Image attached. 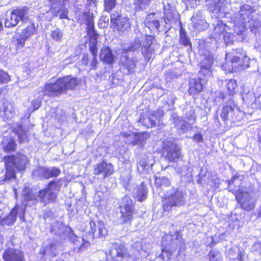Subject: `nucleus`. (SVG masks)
Returning <instances> with one entry per match:
<instances>
[{"mask_svg":"<svg viewBox=\"0 0 261 261\" xmlns=\"http://www.w3.org/2000/svg\"><path fill=\"white\" fill-rule=\"evenodd\" d=\"M79 84L77 78L71 76H66L59 78L54 83L45 85L44 94L49 96H58L67 90L74 89Z\"/></svg>","mask_w":261,"mask_h":261,"instance_id":"1","label":"nucleus"},{"mask_svg":"<svg viewBox=\"0 0 261 261\" xmlns=\"http://www.w3.org/2000/svg\"><path fill=\"white\" fill-rule=\"evenodd\" d=\"M6 166V173L4 180L9 181L15 178V171H22L25 170L28 160L27 157L22 154L17 155H8L4 158Z\"/></svg>","mask_w":261,"mask_h":261,"instance_id":"2","label":"nucleus"},{"mask_svg":"<svg viewBox=\"0 0 261 261\" xmlns=\"http://www.w3.org/2000/svg\"><path fill=\"white\" fill-rule=\"evenodd\" d=\"M186 194L182 190L173 187L168 191L162 200L164 213L169 212L173 208L184 205L186 203Z\"/></svg>","mask_w":261,"mask_h":261,"instance_id":"3","label":"nucleus"},{"mask_svg":"<svg viewBox=\"0 0 261 261\" xmlns=\"http://www.w3.org/2000/svg\"><path fill=\"white\" fill-rule=\"evenodd\" d=\"M171 240L172 242L170 244V248L169 249L166 247L163 248L162 254L159 256V257L163 261L169 260L173 252L177 247H178V254L186 249L185 243L179 232L172 236Z\"/></svg>","mask_w":261,"mask_h":261,"instance_id":"4","label":"nucleus"},{"mask_svg":"<svg viewBox=\"0 0 261 261\" xmlns=\"http://www.w3.org/2000/svg\"><path fill=\"white\" fill-rule=\"evenodd\" d=\"M60 186L59 180L50 182L44 189L38 192L39 200L44 204L54 201Z\"/></svg>","mask_w":261,"mask_h":261,"instance_id":"5","label":"nucleus"},{"mask_svg":"<svg viewBox=\"0 0 261 261\" xmlns=\"http://www.w3.org/2000/svg\"><path fill=\"white\" fill-rule=\"evenodd\" d=\"M163 115L164 112L162 110L146 112L140 115L138 122L148 128L153 127L157 123L160 122V120Z\"/></svg>","mask_w":261,"mask_h":261,"instance_id":"6","label":"nucleus"},{"mask_svg":"<svg viewBox=\"0 0 261 261\" xmlns=\"http://www.w3.org/2000/svg\"><path fill=\"white\" fill-rule=\"evenodd\" d=\"M27 11L25 8L16 9L7 15L5 25L6 28L16 26L19 20L24 21L27 20Z\"/></svg>","mask_w":261,"mask_h":261,"instance_id":"7","label":"nucleus"},{"mask_svg":"<svg viewBox=\"0 0 261 261\" xmlns=\"http://www.w3.org/2000/svg\"><path fill=\"white\" fill-rule=\"evenodd\" d=\"M240 113L239 109L236 107L231 98H230L229 102L222 109L220 117L225 122L228 120L237 121L239 120L238 115Z\"/></svg>","mask_w":261,"mask_h":261,"instance_id":"8","label":"nucleus"},{"mask_svg":"<svg viewBox=\"0 0 261 261\" xmlns=\"http://www.w3.org/2000/svg\"><path fill=\"white\" fill-rule=\"evenodd\" d=\"M25 214V207L22 205H16L10 212L9 215L2 220L3 225H13L16 220V216L18 215L19 218L24 220Z\"/></svg>","mask_w":261,"mask_h":261,"instance_id":"9","label":"nucleus"},{"mask_svg":"<svg viewBox=\"0 0 261 261\" xmlns=\"http://www.w3.org/2000/svg\"><path fill=\"white\" fill-rule=\"evenodd\" d=\"M163 149L164 153H166V158L169 162L175 161L176 159L180 158V149L174 143L170 141H164L163 142Z\"/></svg>","mask_w":261,"mask_h":261,"instance_id":"10","label":"nucleus"},{"mask_svg":"<svg viewBox=\"0 0 261 261\" xmlns=\"http://www.w3.org/2000/svg\"><path fill=\"white\" fill-rule=\"evenodd\" d=\"M123 202L125 203L121 206V218L123 223H129L133 214V202L127 197L124 198Z\"/></svg>","mask_w":261,"mask_h":261,"instance_id":"11","label":"nucleus"},{"mask_svg":"<svg viewBox=\"0 0 261 261\" xmlns=\"http://www.w3.org/2000/svg\"><path fill=\"white\" fill-rule=\"evenodd\" d=\"M82 16H83L85 19L87 25V32L90 39V42L97 41L98 34L96 32L94 29L92 14L83 12Z\"/></svg>","mask_w":261,"mask_h":261,"instance_id":"12","label":"nucleus"},{"mask_svg":"<svg viewBox=\"0 0 261 261\" xmlns=\"http://www.w3.org/2000/svg\"><path fill=\"white\" fill-rule=\"evenodd\" d=\"M137 61L133 59L124 56L121 57L120 64V70L126 75L133 73L136 67Z\"/></svg>","mask_w":261,"mask_h":261,"instance_id":"13","label":"nucleus"},{"mask_svg":"<svg viewBox=\"0 0 261 261\" xmlns=\"http://www.w3.org/2000/svg\"><path fill=\"white\" fill-rule=\"evenodd\" d=\"M171 120H172L173 123L177 127L178 133L180 134H184L192 128L193 124L185 120H183L177 117L176 114H172L171 116Z\"/></svg>","mask_w":261,"mask_h":261,"instance_id":"14","label":"nucleus"},{"mask_svg":"<svg viewBox=\"0 0 261 261\" xmlns=\"http://www.w3.org/2000/svg\"><path fill=\"white\" fill-rule=\"evenodd\" d=\"M5 261H23V253L19 250L9 248L5 250L3 254Z\"/></svg>","mask_w":261,"mask_h":261,"instance_id":"15","label":"nucleus"},{"mask_svg":"<svg viewBox=\"0 0 261 261\" xmlns=\"http://www.w3.org/2000/svg\"><path fill=\"white\" fill-rule=\"evenodd\" d=\"M113 172V165L111 164H108L104 162L97 164L94 169V173L95 175L102 174L103 178L110 176Z\"/></svg>","mask_w":261,"mask_h":261,"instance_id":"16","label":"nucleus"},{"mask_svg":"<svg viewBox=\"0 0 261 261\" xmlns=\"http://www.w3.org/2000/svg\"><path fill=\"white\" fill-rule=\"evenodd\" d=\"M204 80L199 75L198 79H192L189 82V92L191 95H195L199 93L203 88V84Z\"/></svg>","mask_w":261,"mask_h":261,"instance_id":"17","label":"nucleus"},{"mask_svg":"<svg viewBox=\"0 0 261 261\" xmlns=\"http://www.w3.org/2000/svg\"><path fill=\"white\" fill-rule=\"evenodd\" d=\"M57 242H50L48 245L42 247L40 249V254L43 256L41 257L42 258L44 257V259L46 260L47 259L46 256H48L49 257L55 256L57 253Z\"/></svg>","mask_w":261,"mask_h":261,"instance_id":"18","label":"nucleus"},{"mask_svg":"<svg viewBox=\"0 0 261 261\" xmlns=\"http://www.w3.org/2000/svg\"><path fill=\"white\" fill-rule=\"evenodd\" d=\"M213 64V59L211 56L205 58L201 63V69L198 74L200 76H208L211 74V67Z\"/></svg>","mask_w":261,"mask_h":261,"instance_id":"19","label":"nucleus"},{"mask_svg":"<svg viewBox=\"0 0 261 261\" xmlns=\"http://www.w3.org/2000/svg\"><path fill=\"white\" fill-rule=\"evenodd\" d=\"M90 226L91 228V232L94 234L98 230V235L99 237H103L107 235L108 230L105 226L103 223L101 221H98L97 223L95 222L91 221L90 222Z\"/></svg>","mask_w":261,"mask_h":261,"instance_id":"20","label":"nucleus"},{"mask_svg":"<svg viewBox=\"0 0 261 261\" xmlns=\"http://www.w3.org/2000/svg\"><path fill=\"white\" fill-rule=\"evenodd\" d=\"M152 39L150 37H145L141 47L143 55L148 60L152 57L153 50L151 48Z\"/></svg>","mask_w":261,"mask_h":261,"instance_id":"21","label":"nucleus"},{"mask_svg":"<svg viewBox=\"0 0 261 261\" xmlns=\"http://www.w3.org/2000/svg\"><path fill=\"white\" fill-rule=\"evenodd\" d=\"M50 4V11L54 16H58V12L65 7V4L69 0H48Z\"/></svg>","mask_w":261,"mask_h":261,"instance_id":"22","label":"nucleus"},{"mask_svg":"<svg viewBox=\"0 0 261 261\" xmlns=\"http://www.w3.org/2000/svg\"><path fill=\"white\" fill-rule=\"evenodd\" d=\"M99 58L101 61L107 64H111L114 62V56L109 47L101 49Z\"/></svg>","mask_w":261,"mask_h":261,"instance_id":"23","label":"nucleus"},{"mask_svg":"<svg viewBox=\"0 0 261 261\" xmlns=\"http://www.w3.org/2000/svg\"><path fill=\"white\" fill-rule=\"evenodd\" d=\"M239 201L241 207L245 211H249L254 207V203L248 194L243 195Z\"/></svg>","mask_w":261,"mask_h":261,"instance_id":"24","label":"nucleus"},{"mask_svg":"<svg viewBox=\"0 0 261 261\" xmlns=\"http://www.w3.org/2000/svg\"><path fill=\"white\" fill-rule=\"evenodd\" d=\"M145 24L150 30L158 31L160 28L159 20L156 19L154 14L147 15L145 19Z\"/></svg>","mask_w":261,"mask_h":261,"instance_id":"25","label":"nucleus"},{"mask_svg":"<svg viewBox=\"0 0 261 261\" xmlns=\"http://www.w3.org/2000/svg\"><path fill=\"white\" fill-rule=\"evenodd\" d=\"M244 254V251L238 247L230 248L227 252V255L230 259H237L238 261L243 260Z\"/></svg>","mask_w":261,"mask_h":261,"instance_id":"26","label":"nucleus"},{"mask_svg":"<svg viewBox=\"0 0 261 261\" xmlns=\"http://www.w3.org/2000/svg\"><path fill=\"white\" fill-rule=\"evenodd\" d=\"M252 12L251 7L248 5H242L239 11L240 17L242 23L249 20V17Z\"/></svg>","mask_w":261,"mask_h":261,"instance_id":"27","label":"nucleus"},{"mask_svg":"<svg viewBox=\"0 0 261 261\" xmlns=\"http://www.w3.org/2000/svg\"><path fill=\"white\" fill-rule=\"evenodd\" d=\"M22 194L26 201L39 200L38 192L34 193L28 188L23 189Z\"/></svg>","mask_w":261,"mask_h":261,"instance_id":"28","label":"nucleus"},{"mask_svg":"<svg viewBox=\"0 0 261 261\" xmlns=\"http://www.w3.org/2000/svg\"><path fill=\"white\" fill-rule=\"evenodd\" d=\"M120 31H124L130 28V23L127 17H123L118 19V21L113 26Z\"/></svg>","mask_w":261,"mask_h":261,"instance_id":"29","label":"nucleus"},{"mask_svg":"<svg viewBox=\"0 0 261 261\" xmlns=\"http://www.w3.org/2000/svg\"><path fill=\"white\" fill-rule=\"evenodd\" d=\"M66 227L61 222H55L51 225L50 231L58 236L64 234Z\"/></svg>","mask_w":261,"mask_h":261,"instance_id":"30","label":"nucleus"},{"mask_svg":"<svg viewBox=\"0 0 261 261\" xmlns=\"http://www.w3.org/2000/svg\"><path fill=\"white\" fill-rule=\"evenodd\" d=\"M153 163H149L148 162V158L147 156H144L138 161L137 162V169L139 173H143L144 170L148 167H151Z\"/></svg>","mask_w":261,"mask_h":261,"instance_id":"31","label":"nucleus"},{"mask_svg":"<svg viewBox=\"0 0 261 261\" xmlns=\"http://www.w3.org/2000/svg\"><path fill=\"white\" fill-rule=\"evenodd\" d=\"M196 119V115L194 108L192 107L187 108L185 115V120L193 124Z\"/></svg>","mask_w":261,"mask_h":261,"instance_id":"32","label":"nucleus"},{"mask_svg":"<svg viewBox=\"0 0 261 261\" xmlns=\"http://www.w3.org/2000/svg\"><path fill=\"white\" fill-rule=\"evenodd\" d=\"M149 137L148 134L143 133L136 135L134 142V145L143 146L146 143V141Z\"/></svg>","mask_w":261,"mask_h":261,"instance_id":"33","label":"nucleus"},{"mask_svg":"<svg viewBox=\"0 0 261 261\" xmlns=\"http://www.w3.org/2000/svg\"><path fill=\"white\" fill-rule=\"evenodd\" d=\"M137 197L140 201L144 200L147 195V189L145 185L142 182L137 189Z\"/></svg>","mask_w":261,"mask_h":261,"instance_id":"34","label":"nucleus"},{"mask_svg":"<svg viewBox=\"0 0 261 261\" xmlns=\"http://www.w3.org/2000/svg\"><path fill=\"white\" fill-rule=\"evenodd\" d=\"M141 40L139 38H137L130 45L124 46L122 48L123 51L126 53L127 51L137 50L141 46Z\"/></svg>","mask_w":261,"mask_h":261,"instance_id":"35","label":"nucleus"},{"mask_svg":"<svg viewBox=\"0 0 261 261\" xmlns=\"http://www.w3.org/2000/svg\"><path fill=\"white\" fill-rule=\"evenodd\" d=\"M179 33V43L184 46L189 45L190 47H191V43L190 42V39L187 36V33L185 29H184L181 27L180 28Z\"/></svg>","mask_w":261,"mask_h":261,"instance_id":"36","label":"nucleus"},{"mask_svg":"<svg viewBox=\"0 0 261 261\" xmlns=\"http://www.w3.org/2000/svg\"><path fill=\"white\" fill-rule=\"evenodd\" d=\"M151 0H135L134 4L136 11L143 10L148 7Z\"/></svg>","mask_w":261,"mask_h":261,"instance_id":"37","label":"nucleus"},{"mask_svg":"<svg viewBox=\"0 0 261 261\" xmlns=\"http://www.w3.org/2000/svg\"><path fill=\"white\" fill-rule=\"evenodd\" d=\"M4 106L5 117L8 119L12 118L15 114V109L12 104L9 102H5Z\"/></svg>","mask_w":261,"mask_h":261,"instance_id":"38","label":"nucleus"},{"mask_svg":"<svg viewBox=\"0 0 261 261\" xmlns=\"http://www.w3.org/2000/svg\"><path fill=\"white\" fill-rule=\"evenodd\" d=\"M35 31L34 24L28 25L21 32V35L24 39H28V38L34 33Z\"/></svg>","mask_w":261,"mask_h":261,"instance_id":"39","label":"nucleus"},{"mask_svg":"<svg viewBox=\"0 0 261 261\" xmlns=\"http://www.w3.org/2000/svg\"><path fill=\"white\" fill-rule=\"evenodd\" d=\"M50 35L54 40L60 42L62 40L63 32L59 28H56L51 31Z\"/></svg>","mask_w":261,"mask_h":261,"instance_id":"40","label":"nucleus"},{"mask_svg":"<svg viewBox=\"0 0 261 261\" xmlns=\"http://www.w3.org/2000/svg\"><path fill=\"white\" fill-rule=\"evenodd\" d=\"M237 85L236 80L231 79L227 84V92L229 95H233L237 92Z\"/></svg>","mask_w":261,"mask_h":261,"instance_id":"41","label":"nucleus"},{"mask_svg":"<svg viewBox=\"0 0 261 261\" xmlns=\"http://www.w3.org/2000/svg\"><path fill=\"white\" fill-rule=\"evenodd\" d=\"M169 8L170 5H169L164 8V21L166 24H168L170 20L173 18L174 15L173 10H170Z\"/></svg>","mask_w":261,"mask_h":261,"instance_id":"42","label":"nucleus"},{"mask_svg":"<svg viewBox=\"0 0 261 261\" xmlns=\"http://www.w3.org/2000/svg\"><path fill=\"white\" fill-rule=\"evenodd\" d=\"M60 173V170L58 168L55 167L46 168L44 178H49L51 177H56L58 176Z\"/></svg>","mask_w":261,"mask_h":261,"instance_id":"43","label":"nucleus"},{"mask_svg":"<svg viewBox=\"0 0 261 261\" xmlns=\"http://www.w3.org/2000/svg\"><path fill=\"white\" fill-rule=\"evenodd\" d=\"M210 261H220L221 259V254L218 250H211L208 253Z\"/></svg>","mask_w":261,"mask_h":261,"instance_id":"44","label":"nucleus"},{"mask_svg":"<svg viewBox=\"0 0 261 261\" xmlns=\"http://www.w3.org/2000/svg\"><path fill=\"white\" fill-rule=\"evenodd\" d=\"M194 22V27L197 31L203 30L207 27V24L204 20H199L196 22Z\"/></svg>","mask_w":261,"mask_h":261,"instance_id":"45","label":"nucleus"},{"mask_svg":"<svg viewBox=\"0 0 261 261\" xmlns=\"http://www.w3.org/2000/svg\"><path fill=\"white\" fill-rule=\"evenodd\" d=\"M105 9L106 11L111 10L116 5V0H105Z\"/></svg>","mask_w":261,"mask_h":261,"instance_id":"46","label":"nucleus"},{"mask_svg":"<svg viewBox=\"0 0 261 261\" xmlns=\"http://www.w3.org/2000/svg\"><path fill=\"white\" fill-rule=\"evenodd\" d=\"M10 81V76L8 74L0 70V84H5L8 83Z\"/></svg>","mask_w":261,"mask_h":261,"instance_id":"47","label":"nucleus"},{"mask_svg":"<svg viewBox=\"0 0 261 261\" xmlns=\"http://www.w3.org/2000/svg\"><path fill=\"white\" fill-rule=\"evenodd\" d=\"M97 41L89 42V50L92 56L97 55Z\"/></svg>","mask_w":261,"mask_h":261,"instance_id":"48","label":"nucleus"},{"mask_svg":"<svg viewBox=\"0 0 261 261\" xmlns=\"http://www.w3.org/2000/svg\"><path fill=\"white\" fill-rule=\"evenodd\" d=\"M156 183H159L161 186L168 187L170 185V180L166 177H159L156 180Z\"/></svg>","mask_w":261,"mask_h":261,"instance_id":"49","label":"nucleus"},{"mask_svg":"<svg viewBox=\"0 0 261 261\" xmlns=\"http://www.w3.org/2000/svg\"><path fill=\"white\" fill-rule=\"evenodd\" d=\"M115 251L117 256L123 257L125 252L124 246L121 244L117 245L116 246Z\"/></svg>","mask_w":261,"mask_h":261,"instance_id":"50","label":"nucleus"},{"mask_svg":"<svg viewBox=\"0 0 261 261\" xmlns=\"http://www.w3.org/2000/svg\"><path fill=\"white\" fill-rule=\"evenodd\" d=\"M123 17L118 12H115L111 15V21L113 26H114L118 21V19Z\"/></svg>","mask_w":261,"mask_h":261,"instance_id":"51","label":"nucleus"},{"mask_svg":"<svg viewBox=\"0 0 261 261\" xmlns=\"http://www.w3.org/2000/svg\"><path fill=\"white\" fill-rule=\"evenodd\" d=\"M46 168L44 167H39L35 169L33 172V174L35 176H39L44 178Z\"/></svg>","mask_w":261,"mask_h":261,"instance_id":"52","label":"nucleus"},{"mask_svg":"<svg viewBox=\"0 0 261 261\" xmlns=\"http://www.w3.org/2000/svg\"><path fill=\"white\" fill-rule=\"evenodd\" d=\"M15 143L13 141L9 142L6 146L4 147V151L5 152H10L13 151L15 149Z\"/></svg>","mask_w":261,"mask_h":261,"instance_id":"53","label":"nucleus"},{"mask_svg":"<svg viewBox=\"0 0 261 261\" xmlns=\"http://www.w3.org/2000/svg\"><path fill=\"white\" fill-rule=\"evenodd\" d=\"M252 250L261 255V242H256L252 246Z\"/></svg>","mask_w":261,"mask_h":261,"instance_id":"54","label":"nucleus"},{"mask_svg":"<svg viewBox=\"0 0 261 261\" xmlns=\"http://www.w3.org/2000/svg\"><path fill=\"white\" fill-rule=\"evenodd\" d=\"M61 9L58 12V15H59L60 19L68 18V12L64 8H61Z\"/></svg>","mask_w":261,"mask_h":261,"instance_id":"55","label":"nucleus"},{"mask_svg":"<svg viewBox=\"0 0 261 261\" xmlns=\"http://www.w3.org/2000/svg\"><path fill=\"white\" fill-rule=\"evenodd\" d=\"M92 57V59L90 61V65L91 67V69L95 70L96 69L97 64L98 63L97 60V55H93Z\"/></svg>","mask_w":261,"mask_h":261,"instance_id":"56","label":"nucleus"},{"mask_svg":"<svg viewBox=\"0 0 261 261\" xmlns=\"http://www.w3.org/2000/svg\"><path fill=\"white\" fill-rule=\"evenodd\" d=\"M133 247L136 249L137 251L140 252L141 251L143 250V242L142 241L137 242L134 243Z\"/></svg>","mask_w":261,"mask_h":261,"instance_id":"57","label":"nucleus"},{"mask_svg":"<svg viewBox=\"0 0 261 261\" xmlns=\"http://www.w3.org/2000/svg\"><path fill=\"white\" fill-rule=\"evenodd\" d=\"M27 39H24L22 36L20 35V39H17V44L18 45V47H22L24 45L25 41Z\"/></svg>","mask_w":261,"mask_h":261,"instance_id":"58","label":"nucleus"},{"mask_svg":"<svg viewBox=\"0 0 261 261\" xmlns=\"http://www.w3.org/2000/svg\"><path fill=\"white\" fill-rule=\"evenodd\" d=\"M193 140L194 141L198 143L202 141V137L200 134H196L193 136Z\"/></svg>","mask_w":261,"mask_h":261,"instance_id":"59","label":"nucleus"},{"mask_svg":"<svg viewBox=\"0 0 261 261\" xmlns=\"http://www.w3.org/2000/svg\"><path fill=\"white\" fill-rule=\"evenodd\" d=\"M82 241H83V244L79 248V251H82L84 248H87L90 245L88 241H85L84 239H82Z\"/></svg>","mask_w":261,"mask_h":261,"instance_id":"60","label":"nucleus"},{"mask_svg":"<svg viewBox=\"0 0 261 261\" xmlns=\"http://www.w3.org/2000/svg\"><path fill=\"white\" fill-rule=\"evenodd\" d=\"M89 62V58L88 54H85L83 55L82 63L84 65H87Z\"/></svg>","mask_w":261,"mask_h":261,"instance_id":"61","label":"nucleus"},{"mask_svg":"<svg viewBox=\"0 0 261 261\" xmlns=\"http://www.w3.org/2000/svg\"><path fill=\"white\" fill-rule=\"evenodd\" d=\"M35 110L38 109L41 106V102L39 101L33 100L32 102Z\"/></svg>","mask_w":261,"mask_h":261,"instance_id":"62","label":"nucleus"},{"mask_svg":"<svg viewBox=\"0 0 261 261\" xmlns=\"http://www.w3.org/2000/svg\"><path fill=\"white\" fill-rule=\"evenodd\" d=\"M18 137L19 139L20 142H23L27 139V136L25 133H22L21 134H18Z\"/></svg>","mask_w":261,"mask_h":261,"instance_id":"63","label":"nucleus"},{"mask_svg":"<svg viewBox=\"0 0 261 261\" xmlns=\"http://www.w3.org/2000/svg\"><path fill=\"white\" fill-rule=\"evenodd\" d=\"M240 57L238 56H233L231 59L232 63H237L240 61Z\"/></svg>","mask_w":261,"mask_h":261,"instance_id":"64","label":"nucleus"}]
</instances>
